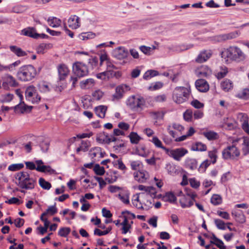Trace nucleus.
<instances>
[{
	"instance_id": "2f4dec72",
	"label": "nucleus",
	"mask_w": 249,
	"mask_h": 249,
	"mask_svg": "<svg viewBox=\"0 0 249 249\" xmlns=\"http://www.w3.org/2000/svg\"><path fill=\"white\" fill-rule=\"evenodd\" d=\"M107 110V107L103 105L99 106L94 108L96 114L101 118H104L105 117Z\"/></svg>"
},
{
	"instance_id": "ea45409f",
	"label": "nucleus",
	"mask_w": 249,
	"mask_h": 249,
	"mask_svg": "<svg viewBox=\"0 0 249 249\" xmlns=\"http://www.w3.org/2000/svg\"><path fill=\"white\" fill-rule=\"evenodd\" d=\"M159 72L155 70H150L146 71L143 75V78L145 80H149L152 77L158 75Z\"/></svg>"
},
{
	"instance_id": "a878e982",
	"label": "nucleus",
	"mask_w": 249,
	"mask_h": 249,
	"mask_svg": "<svg viewBox=\"0 0 249 249\" xmlns=\"http://www.w3.org/2000/svg\"><path fill=\"white\" fill-rule=\"evenodd\" d=\"M223 127L228 130H232L237 127L236 122L231 118H227L223 120Z\"/></svg>"
},
{
	"instance_id": "bb28decb",
	"label": "nucleus",
	"mask_w": 249,
	"mask_h": 249,
	"mask_svg": "<svg viewBox=\"0 0 249 249\" xmlns=\"http://www.w3.org/2000/svg\"><path fill=\"white\" fill-rule=\"evenodd\" d=\"M231 214L237 222L240 223H244L245 222L246 217L242 211L233 210L231 213Z\"/></svg>"
},
{
	"instance_id": "7c9ffc66",
	"label": "nucleus",
	"mask_w": 249,
	"mask_h": 249,
	"mask_svg": "<svg viewBox=\"0 0 249 249\" xmlns=\"http://www.w3.org/2000/svg\"><path fill=\"white\" fill-rule=\"evenodd\" d=\"M10 51L18 57H22L27 55V53L21 48L15 45L10 46Z\"/></svg>"
},
{
	"instance_id": "473e14b6",
	"label": "nucleus",
	"mask_w": 249,
	"mask_h": 249,
	"mask_svg": "<svg viewBox=\"0 0 249 249\" xmlns=\"http://www.w3.org/2000/svg\"><path fill=\"white\" fill-rule=\"evenodd\" d=\"M156 194L157 191L156 189L152 186H148L146 194H145L144 193H140L142 197H150L151 198H155L156 197Z\"/></svg>"
},
{
	"instance_id": "680f3d73",
	"label": "nucleus",
	"mask_w": 249,
	"mask_h": 249,
	"mask_svg": "<svg viewBox=\"0 0 249 249\" xmlns=\"http://www.w3.org/2000/svg\"><path fill=\"white\" fill-rule=\"evenodd\" d=\"M93 170L96 174L99 176L104 175L105 172L104 168L100 166L99 164H96Z\"/></svg>"
},
{
	"instance_id": "49530a36",
	"label": "nucleus",
	"mask_w": 249,
	"mask_h": 249,
	"mask_svg": "<svg viewBox=\"0 0 249 249\" xmlns=\"http://www.w3.org/2000/svg\"><path fill=\"white\" fill-rule=\"evenodd\" d=\"M24 167V164L22 163H15L10 165L8 167V170L10 171L14 172L19 170Z\"/></svg>"
},
{
	"instance_id": "6e6552de",
	"label": "nucleus",
	"mask_w": 249,
	"mask_h": 249,
	"mask_svg": "<svg viewBox=\"0 0 249 249\" xmlns=\"http://www.w3.org/2000/svg\"><path fill=\"white\" fill-rule=\"evenodd\" d=\"M240 155V151L234 146H230L223 150L222 156L224 159H232L238 157Z\"/></svg>"
},
{
	"instance_id": "052dcab7",
	"label": "nucleus",
	"mask_w": 249,
	"mask_h": 249,
	"mask_svg": "<svg viewBox=\"0 0 249 249\" xmlns=\"http://www.w3.org/2000/svg\"><path fill=\"white\" fill-rule=\"evenodd\" d=\"M228 73V68L225 66L220 67V71L217 73V77L218 79H221L226 76Z\"/></svg>"
},
{
	"instance_id": "c03bdc74",
	"label": "nucleus",
	"mask_w": 249,
	"mask_h": 249,
	"mask_svg": "<svg viewBox=\"0 0 249 249\" xmlns=\"http://www.w3.org/2000/svg\"><path fill=\"white\" fill-rule=\"evenodd\" d=\"M203 135L209 140H213L217 138V134L212 131L203 132Z\"/></svg>"
},
{
	"instance_id": "f704fd0d",
	"label": "nucleus",
	"mask_w": 249,
	"mask_h": 249,
	"mask_svg": "<svg viewBox=\"0 0 249 249\" xmlns=\"http://www.w3.org/2000/svg\"><path fill=\"white\" fill-rule=\"evenodd\" d=\"M212 239L213 240L210 241L211 244L216 245L219 249H226V247L224 245L223 242L217 238L214 234L213 235Z\"/></svg>"
},
{
	"instance_id": "4be33fe9",
	"label": "nucleus",
	"mask_w": 249,
	"mask_h": 249,
	"mask_svg": "<svg viewBox=\"0 0 249 249\" xmlns=\"http://www.w3.org/2000/svg\"><path fill=\"white\" fill-rule=\"evenodd\" d=\"M57 71L59 75V79L63 80L67 76L69 70L67 66L63 64H60L57 67Z\"/></svg>"
},
{
	"instance_id": "8fccbe9b",
	"label": "nucleus",
	"mask_w": 249,
	"mask_h": 249,
	"mask_svg": "<svg viewBox=\"0 0 249 249\" xmlns=\"http://www.w3.org/2000/svg\"><path fill=\"white\" fill-rule=\"evenodd\" d=\"M163 199L166 201L172 203L176 201V197L172 192H168L166 193L165 195L163 196Z\"/></svg>"
},
{
	"instance_id": "de8ad7c7",
	"label": "nucleus",
	"mask_w": 249,
	"mask_h": 249,
	"mask_svg": "<svg viewBox=\"0 0 249 249\" xmlns=\"http://www.w3.org/2000/svg\"><path fill=\"white\" fill-rule=\"evenodd\" d=\"M217 150L215 148H213L212 150L208 152V156L209 158L211 159L212 162L213 164H214L216 162L217 158Z\"/></svg>"
},
{
	"instance_id": "774afa93",
	"label": "nucleus",
	"mask_w": 249,
	"mask_h": 249,
	"mask_svg": "<svg viewBox=\"0 0 249 249\" xmlns=\"http://www.w3.org/2000/svg\"><path fill=\"white\" fill-rule=\"evenodd\" d=\"M104 95V93L101 90H96L92 93L93 98L94 100H99Z\"/></svg>"
},
{
	"instance_id": "ddd939ff",
	"label": "nucleus",
	"mask_w": 249,
	"mask_h": 249,
	"mask_svg": "<svg viewBox=\"0 0 249 249\" xmlns=\"http://www.w3.org/2000/svg\"><path fill=\"white\" fill-rule=\"evenodd\" d=\"M195 73L198 77L208 78L212 74V71L207 66L203 65L197 68Z\"/></svg>"
},
{
	"instance_id": "4c0bfd02",
	"label": "nucleus",
	"mask_w": 249,
	"mask_h": 249,
	"mask_svg": "<svg viewBox=\"0 0 249 249\" xmlns=\"http://www.w3.org/2000/svg\"><path fill=\"white\" fill-rule=\"evenodd\" d=\"M166 168L167 170L168 173L172 175L178 174V172L181 171V168L179 167H177L175 165H172L170 164H167Z\"/></svg>"
},
{
	"instance_id": "9b49d317",
	"label": "nucleus",
	"mask_w": 249,
	"mask_h": 249,
	"mask_svg": "<svg viewBox=\"0 0 249 249\" xmlns=\"http://www.w3.org/2000/svg\"><path fill=\"white\" fill-rule=\"evenodd\" d=\"M165 152L169 156L177 160H179L180 158L187 153V151L183 148H177L172 150L167 148Z\"/></svg>"
},
{
	"instance_id": "c85d7f7f",
	"label": "nucleus",
	"mask_w": 249,
	"mask_h": 249,
	"mask_svg": "<svg viewBox=\"0 0 249 249\" xmlns=\"http://www.w3.org/2000/svg\"><path fill=\"white\" fill-rule=\"evenodd\" d=\"M140 196L141 194L137 193L133 196L132 198V202L133 205L138 209H142L144 208V206L142 204V200H140Z\"/></svg>"
},
{
	"instance_id": "bf43d9fd",
	"label": "nucleus",
	"mask_w": 249,
	"mask_h": 249,
	"mask_svg": "<svg viewBox=\"0 0 249 249\" xmlns=\"http://www.w3.org/2000/svg\"><path fill=\"white\" fill-rule=\"evenodd\" d=\"M210 162L209 160H204L199 166L198 168V171L200 173H204L205 172L207 168L210 165Z\"/></svg>"
},
{
	"instance_id": "393cba45",
	"label": "nucleus",
	"mask_w": 249,
	"mask_h": 249,
	"mask_svg": "<svg viewBox=\"0 0 249 249\" xmlns=\"http://www.w3.org/2000/svg\"><path fill=\"white\" fill-rule=\"evenodd\" d=\"M178 131V132H181L184 129V127L181 125L177 123H173L170 125H168L167 129L169 134L173 137L176 138V133L172 129Z\"/></svg>"
},
{
	"instance_id": "09e8293b",
	"label": "nucleus",
	"mask_w": 249,
	"mask_h": 249,
	"mask_svg": "<svg viewBox=\"0 0 249 249\" xmlns=\"http://www.w3.org/2000/svg\"><path fill=\"white\" fill-rule=\"evenodd\" d=\"M71 232V229L69 227H63L59 229L58 234L61 237H67Z\"/></svg>"
},
{
	"instance_id": "f8f14e48",
	"label": "nucleus",
	"mask_w": 249,
	"mask_h": 249,
	"mask_svg": "<svg viewBox=\"0 0 249 249\" xmlns=\"http://www.w3.org/2000/svg\"><path fill=\"white\" fill-rule=\"evenodd\" d=\"M237 36V33L231 32L228 34L215 36L213 37V40L217 42H221L235 38Z\"/></svg>"
},
{
	"instance_id": "1a4fd4ad",
	"label": "nucleus",
	"mask_w": 249,
	"mask_h": 249,
	"mask_svg": "<svg viewBox=\"0 0 249 249\" xmlns=\"http://www.w3.org/2000/svg\"><path fill=\"white\" fill-rule=\"evenodd\" d=\"M118 139L114 136L109 135L106 132L100 133L96 137V141L100 143L109 144L111 142H115Z\"/></svg>"
},
{
	"instance_id": "f3484780",
	"label": "nucleus",
	"mask_w": 249,
	"mask_h": 249,
	"mask_svg": "<svg viewBox=\"0 0 249 249\" xmlns=\"http://www.w3.org/2000/svg\"><path fill=\"white\" fill-rule=\"evenodd\" d=\"M113 55L118 59L125 58L128 55V51L124 47H119L113 51Z\"/></svg>"
},
{
	"instance_id": "5fc2aeb1",
	"label": "nucleus",
	"mask_w": 249,
	"mask_h": 249,
	"mask_svg": "<svg viewBox=\"0 0 249 249\" xmlns=\"http://www.w3.org/2000/svg\"><path fill=\"white\" fill-rule=\"evenodd\" d=\"M142 204L144 206L143 209L148 210L152 207V202L149 200V197H142Z\"/></svg>"
},
{
	"instance_id": "4468645a",
	"label": "nucleus",
	"mask_w": 249,
	"mask_h": 249,
	"mask_svg": "<svg viewBox=\"0 0 249 249\" xmlns=\"http://www.w3.org/2000/svg\"><path fill=\"white\" fill-rule=\"evenodd\" d=\"M134 178L139 183H144L149 179V175L146 171H139L134 173Z\"/></svg>"
},
{
	"instance_id": "c756f323",
	"label": "nucleus",
	"mask_w": 249,
	"mask_h": 249,
	"mask_svg": "<svg viewBox=\"0 0 249 249\" xmlns=\"http://www.w3.org/2000/svg\"><path fill=\"white\" fill-rule=\"evenodd\" d=\"M47 214V213L45 212L41 214L40 219L41 221L44 222V225L45 226V228H42V227H39L37 229L39 230L40 233L41 235L44 234L47 232V229L50 225V222L47 220V218H44V216Z\"/></svg>"
},
{
	"instance_id": "7ed1b4c3",
	"label": "nucleus",
	"mask_w": 249,
	"mask_h": 249,
	"mask_svg": "<svg viewBox=\"0 0 249 249\" xmlns=\"http://www.w3.org/2000/svg\"><path fill=\"white\" fill-rule=\"evenodd\" d=\"M36 75V70L31 65L21 67L17 73L18 77L22 81H31L35 77Z\"/></svg>"
},
{
	"instance_id": "6ab92c4d",
	"label": "nucleus",
	"mask_w": 249,
	"mask_h": 249,
	"mask_svg": "<svg viewBox=\"0 0 249 249\" xmlns=\"http://www.w3.org/2000/svg\"><path fill=\"white\" fill-rule=\"evenodd\" d=\"M69 27L72 29H77L80 27V18L76 15H71L68 19Z\"/></svg>"
},
{
	"instance_id": "4d7b16f0",
	"label": "nucleus",
	"mask_w": 249,
	"mask_h": 249,
	"mask_svg": "<svg viewBox=\"0 0 249 249\" xmlns=\"http://www.w3.org/2000/svg\"><path fill=\"white\" fill-rule=\"evenodd\" d=\"M151 142L155 144V145L158 147L163 149L165 151L167 148L162 146L161 142L157 137H154L151 140Z\"/></svg>"
},
{
	"instance_id": "c9c22d12",
	"label": "nucleus",
	"mask_w": 249,
	"mask_h": 249,
	"mask_svg": "<svg viewBox=\"0 0 249 249\" xmlns=\"http://www.w3.org/2000/svg\"><path fill=\"white\" fill-rule=\"evenodd\" d=\"M243 140L242 150L243 155L246 156L249 153V138L244 137Z\"/></svg>"
},
{
	"instance_id": "5701e85b",
	"label": "nucleus",
	"mask_w": 249,
	"mask_h": 249,
	"mask_svg": "<svg viewBox=\"0 0 249 249\" xmlns=\"http://www.w3.org/2000/svg\"><path fill=\"white\" fill-rule=\"evenodd\" d=\"M32 106H26L24 102L20 101V103L14 107L15 112L17 113H23L28 110L31 111Z\"/></svg>"
},
{
	"instance_id": "cd10ccee",
	"label": "nucleus",
	"mask_w": 249,
	"mask_h": 249,
	"mask_svg": "<svg viewBox=\"0 0 249 249\" xmlns=\"http://www.w3.org/2000/svg\"><path fill=\"white\" fill-rule=\"evenodd\" d=\"M21 34L34 38H38L39 36H40L39 34L36 32L34 28L31 27H28L23 29L21 31Z\"/></svg>"
},
{
	"instance_id": "a19ab883",
	"label": "nucleus",
	"mask_w": 249,
	"mask_h": 249,
	"mask_svg": "<svg viewBox=\"0 0 249 249\" xmlns=\"http://www.w3.org/2000/svg\"><path fill=\"white\" fill-rule=\"evenodd\" d=\"M191 149L193 151H205L207 150V146L201 142H196L192 146Z\"/></svg>"
},
{
	"instance_id": "a18cd8bd",
	"label": "nucleus",
	"mask_w": 249,
	"mask_h": 249,
	"mask_svg": "<svg viewBox=\"0 0 249 249\" xmlns=\"http://www.w3.org/2000/svg\"><path fill=\"white\" fill-rule=\"evenodd\" d=\"M130 142L133 144H137L141 140V137L136 132H131L129 135Z\"/></svg>"
},
{
	"instance_id": "423d86ee",
	"label": "nucleus",
	"mask_w": 249,
	"mask_h": 249,
	"mask_svg": "<svg viewBox=\"0 0 249 249\" xmlns=\"http://www.w3.org/2000/svg\"><path fill=\"white\" fill-rule=\"evenodd\" d=\"M25 97L27 100L32 103H38L41 97L36 92V88L33 86H30L27 88L25 90Z\"/></svg>"
},
{
	"instance_id": "864d4df0",
	"label": "nucleus",
	"mask_w": 249,
	"mask_h": 249,
	"mask_svg": "<svg viewBox=\"0 0 249 249\" xmlns=\"http://www.w3.org/2000/svg\"><path fill=\"white\" fill-rule=\"evenodd\" d=\"M14 95L10 93L2 95L0 97V102L2 103H9L12 101Z\"/></svg>"
},
{
	"instance_id": "603ef678",
	"label": "nucleus",
	"mask_w": 249,
	"mask_h": 249,
	"mask_svg": "<svg viewBox=\"0 0 249 249\" xmlns=\"http://www.w3.org/2000/svg\"><path fill=\"white\" fill-rule=\"evenodd\" d=\"M39 184L43 189L45 190H49L51 187V183L42 178L39 179Z\"/></svg>"
},
{
	"instance_id": "e2e57ef3",
	"label": "nucleus",
	"mask_w": 249,
	"mask_h": 249,
	"mask_svg": "<svg viewBox=\"0 0 249 249\" xmlns=\"http://www.w3.org/2000/svg\"><path fill=\"white\" fill-rule=\"evenodd\" d=\"M214 223L218 229L223 230L226 229V224L222 220L219 219H215Z\"/></svg>"
},
{
	"instance_id": "b1692460",
	"label": "nucleus",
	"mask_w": 249,
	"mask_h": 249,
	"mask_svg": "<svg viewBox=\"0 0 249 249\" xmlns=\"http://www.w3.org/2000/svg\"><path fill=\"white\" fill-rule=\"evenodd\" d=\"M36 162L37 164L36 170L37 171L50 173L53 172L54 170L52 169L50 166L43 165V162L42 160H36Z\"/></svg>"
},
{
	"instance_id": "6e6d98bb",
	"label": "nucleus",
	"mask_w": 249,
	"mask_h": 249,
	"mask_svg": "<svg viewBox=\"0 0 249 249\" xmlns=\"http://www.w3.org/2000/svg\"><path fill=\"white\" fill-rule=\"evenodd\" d=\"M188 180L189 181L190 186L194 189H197L199 187L200 182L195 178H191Z\"/></svg>"
},
{
	"instance_id": "58836bf2",
	"label": "nucleus",
	"mask_w": 249,
	"mask_h": 249,
	"mask_svg": "<svg viewBox=\"0 0 249 249\" xmlns=\"http://www.w3.org/2000/svg\"><path fill=\"white\" fill-rule=\"evenodd\" d=\"M94 80L90 78L83 80L80 83V86L82 89H89L94 85Z\"/></svg>"
},
{
	"instance_id": "13d9d810",
	"label": "nucleus",
	"mask_w": 249,
	"mask_h": 249,
	"mask_svg": "<svg viewBox=\"0 0 249 249\" xmlns=\"http://www.w3.org/2000/svg\"><path fill=\"white\" fill-rule=\"evenodd\" d=\"M211 203L214 205H217L222 202V198L218 195H213L211 199Z\"/></svg>"
},
{
	"instance_id": "37998d69",
	"label": "nucleus",
	"mask_w": 249,
	"mask_h": 249,
	"mask_svg": "<svg viewBox=\"0 0 249 249\" xmlns=\"http://www.w3.org/2000/svg\"><path fill=\"white\" fill-rule=\"evenodd\" d=\"M37 87L41 92L46 93L50 90L49 85L45 82H41L38 83Z\"/></svg>"
},
{
	"instance_id": "f257e3e1",
	"label": "nucleus",
	"mask_w": 249,
	"mask_h": 249,
	"mask_svg": "<svg viewBox=\"0 0 249 249\" xmlns=\"http://www.w3.org/2000/svg\"><path fill=\"white\" fill-rule=\"evenodd\" d=\"M17 185L21 189L20 192L25 194L26 191L34 189L36 184V178L30 176L27 172L22 171L16 174Z\"/></svg>"
},
{
	"instance_id": "9d476101",
	"label": "nucleus",
	"mask_w": 249,
	"mask_h": 249,
	"mask_svg": "<svg viewBox=\"0 0 249 249\" xmlns=\"http://www.w3.org/2000/svg\"><path fill=\"white\" fill-rule=\"evenodd\" d=\"M130 89L129 86L125 84L117 86L115 89V93L112 95V100H119L122 99L124 93Z\"/></svg>"
},
{
	"instance_id": "20e7f679",
	"label": "nucleus",
	"mask_w": 249,
	"mask_h": 249,
	"mask_svg": "<svg viewBox=\"0 0 249 249\" xmlns=\"http://www.w3.org/2000/svg\"><path fill=\"white\" fill-rule=\"evenodd\" d=\"M127 107L131 110L136 111L142 109L145 105V99L139 95H132L126 100Z\"/></svg>"
},
{
	"instance_id": "a211bd4d",
	"label": "nucleus",
	"mask_w": 249,
	"mask_h": 249,
	"mask_svg": "<svg viewBox=\"0 0 249 249\" xmlns=\"http://www.w3.org/2000/svg\"><path fill=\"white\" fill-rule=\"evenodd\" d=\"M17 83L15 79L9 74H6L2 77V86L6 89L9 87H15Z\"/></svg>"
},
{
	"instance_id": "79ce46f5",
	"label": "nucleus",
	"mask_w": 249,
	"mask_h": 249,
	"mask_svg": "<svg viewBox=\"0 0 249 249\" xmlns=\"http://www.w3.org/2000/svg\"><path fill=\"white\" fill-rule=\"evenodd\" d=\"M156 47L154 46H152V47H151L142 45L139 47L140 51L146 55H150L151 52L156 49Z\"/></svg>"
},
{
	"instance_id": "72a5a7b5",
	"label": "nucleus",
	"mask_w": 249,
	"mask_h": 249,
	"mask_svg": "<svg viewBox=\"0 0 249 249\" xmlns=\"http://www.w3.org/2000/svg\"><path fill=\"white\" fill-rule=\"evenodd\" d=\"M221 88L225 92L229 91L233 88V84L232 82L229 79H225L221 82Z\"/></svg>"
},
{
	"instance_id": "dca6fc26",
	"label": "nucleus",
	"mask_w": 249,
	"mask_h": 249,
	"mask_svg": "<svg viewBox=\"0 0 249 249\" xmlns=\"http://www.w3.org/2000/svg\"><path fill=\"white\" fill-rule=\"evenodd\" d=\"M196 89L201 92H206L209 90L208 83L203 79H199L195 82Z\"/></svg>"
},
{
	"instance_id": "f03ea898",
	"label": "nucleus",
	"mask_w": 249,
	"mask_h": 249,
	"mask_svg": "<svg viewBox=\"0 0 249 249\" xmlns=\"http://www.w3.org/2000/svg\"><path fill=\"white\" fill-rule=\"evenodd\" d=\"M221 56L226 62L229 60L239 62L246 58L245 54L237 46H230L224 49L221 53Z\"/></svg>"
},
{
	"instance_id": "0eeeda50",
	"label": "nucleus",
	"mask_w": 249,
	"mask_h": 249,
	"mask_svg": "<svg viewBox=\"0 0 249 249\" xmlns=\"http://www.w3.org/2000/svg\"><path fill=\"white\" fill-rule=\"evenodd\" d=\"M72 70L74 73L79 77L88 75L89 71L87 66L83 63L77 62L73 64Z\"/></svg>"
},
{
	"instance_id": "39448f33",
	"label": "nucleus",
	"mask_w": 249,
	"mask_h": 249,
	"mask_svg": "<svg viewBox=\"0 0 249 249\" xmlns=\"http://www.w3.org/2000/svg\"><path fill=\"white\" fill-rule=\"evenodd\" d=\"M187 89L183 87H177L173 96L174 101L178 104H181L185 102L186 98Z\"/></svg>"
},
{
	"instance_id": "0e129e2a",
	"label": "nucleus",
	"mask_w": 249,
	"mask_h": 249,
	"mask_svg": "<svg viewBox=\"0 0 249 249\" xmlns=\"http://www.w3.org/2000/svg\"><path fill=\"white\" fill-rule=\"evenodd\" d=\"M137 153L142 157H145L147 156V152L146 151V149L143 146H140L136 149Z\"/></svg>"
},
{
	"instance_id": "2eb2a0df",
	"label": "nucleus",
	"mask_w": 249,
	"mask_h": 249,
	"mask_svg": "<svg viewBox=\"0 0 249 249\" xmlns=\"http://www.w3.org/2000/svg\"><path fill=\"white\" fill-rule=\"evenodd\" d=\"M100 66H102L104 62H106L107 70H108L107 71H108V73H109L111 69H115L116 68L108 58V56L106 52H104L103 53L100 54Z\"/></svg>"
},
{
	"instance_id": "412c9836",
	"label": "nucleus",
	"mask_w": 249,
	"mask_h": 249,
	"mask_svg": "<svg viewBox=\"0 0 249 249\" xmlns=\"http://www.w3.org/2000/svg\"><path fill=\"white\" fill-rule=\"evenodd\" d=\"M212 55L211 50H203L200 52L196 59V61L198 63H203L209 59Z\"/></svg>"
},
{
	"instance_id": "69168bd1",
	"label": "nucleus",
	"mask_w": 249,
	"mask_h": 249,
	"mask_svg": "<svg viewBox=\"0 0 249 249\" xmlns=\"http://www.w3.org/2000/svg\"><path fill=\"white\" fill-rule=\"evenodd\" d=\"M90 154L92 158L96 157L98 154L101 155V148L99 147L92 148L90 150Z\"/></svg>"
},
{
	"instance_id": "3c124183",
	"label": "nucleus",
	"mask_w": 249,
	"mask_h": 249,
	"mask_svg": "<svg viewBox=\"0 0 249 249\" xmlns=\"http://www.w3.org/2000/svg\"><path fill=\"white\" fill-rule=\"evenodd\" d=\"M89 147V142L82 141L81 146L77 148L76 152L77 153H78L81 151L86 152L88 151Z\"/></svg>"
},
{
	"instance_id": "e433bc0d",
	"label": "nucleus",
	"mask_w": 249,
	"mask_h": 249,
	"mask_svg": "<svg viewBox=\"0 0 249 249\" xmlns=\"http://www.w3.org/2000/svg\"><path fill=\"white\" fill-rule=\"evenodd\" d=\"M48 22L50 26L53 28H57L59 27L61 24V20L55 17L49 18L48 19Z\"/></svg>"
},
{
	"instance_id": "338daca9",
	"label": "nucleus",
	"mask_w": 249,
	"mask_h": 249,
	"mask_svg": "<svg viewBox=\"0 0 249 249\" xmlns=\"http://www.w3.org/2000/svg\"><path fill=\"white\" fill-rule=\"evenodd\" d=\"M190 104L195 108L197 109L202 108L204 107V105L203 103H201L196 99H194L191 103Z\"/></svg>"
},
{
	"instance_id": "aec40b11",
	"label": "nucleus",
	"mask_w": 249,
	"mask_h": 249,
	"mask_svg": "<svg viewBox=\"0 0 249 249\" xmlns=\"http://www.w3.org/2000/svg\"><path fill=\"white\" fill-rule=\"evenodd\" d=\"M237 118L241 122L243 130L249 134V118L247 115L243 113H240L238 114Z\"/></svg>"
}]
</instances>
